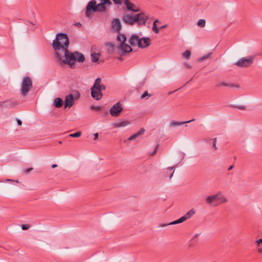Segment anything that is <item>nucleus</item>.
Returning <instances> with one entry per match:
<instances>
[{
    "instance_id": "f257e3e1",
    "label": "nucleus",
    "mask_w": 262,
    "mask_h": 262,
    "mask_svg": "<svg viewBox=\"0 0 262 262\" xmlns=\"http://www.w3.org/2000/svg\"><path fill=\"white\" fill-rule=\"evenodd\" d=\"M64 52L65 59L63 60H61V56L58 52H56L54 54L60 64L64 63L72 68L76 61L83 62L85 60L84 55L78 51L71 52L67 49L64 50Z\"/></svg>"
},
{
    "instance_id": "f03ea898",
    "label": "nucleus",
    "mask_w": 262,
    "mask_h": 262,
    "mask_svg": "<svg viewBox=\"0 0 262 262\" xmlns=\"http://www.w3.org/2000/svg\"><path fill=\"white\" fill-rule=\"evenodd\" d=\"M106 9V5L101 3L97 4L95 0H91L88 3L85 7V16L87 17L91 18L95 12H104Z\"/></svg>"
},
{
    "instance_id": "7ed1b4c3",
    "label": "nucleus",
    "mask_w": 262,
    "mask_h": 262,
    "mask_svg": "<svg viewBox=\"0 0 262 262\" xmlns=\"http://www.w3.org/2000/svg\"><path fill=\"white\" fill-rule=\"evenodd\" d=\"M69 39L67 34L60 33L56 35V38L53 40L52 46L55 51H59L60 49L63 51L68 48Z\"/></svg>"
},
{
    "instance_id": "20e7f679",
    "label": "nucleus",
    "mask_w": 262,
    "mask_h": 262,
    "mask_svg": "<svg viewBox=\"0 0 262 262\" xmlns=\"http://www.w3.org/2000/svg\"><path fill=\"white\" fill-rule=\"evenodd\" d=\"M32 87L33 84L31 78L27 76L24 77L23 79L20 88L21 95L23 96H27Z\"/></svg>"
},
{
    "instance_id": "39448f33",
    "label": "nucleus",
    "mask_w": 262,
    "mask_h": 262,
    "mask_svg": "<svg viewBox=\"0 0 262 262\" xmlns=\"http://www.w3.org/2000/svg\"><path fill=\"white\" fill-rule=\"evenodd\" d=\"M254 58V56L243 57L235 63V65L239 68L250 67L253 64Z\"/></svg>"
},
{
    "instance_id": "423d86ee",
    "label": "nucleus",
    "mask_w": 262,
    "mask_h": 262,
    "mask_svg": "<svg viewBox=\"0 0 262 262\" xmlns=\"http://www.w3.org/2000/svg\"><path fill=\"white\" fill-rule=\"evenodd\" d=\"M217 201H220V203H225L227 202V199L220 193L209 196L206 198V202L209 204Z\"/></svg>"
},
{
    "instance_id": "0eeeda50",
    "label": "nucleus",
    "mask_w": 262,
    "mask_h": 262,
    "mask_svg": "<svg viewBox=\"0 0 262 262\" xmlns=\"http://www.w3.org/2000/svg\"><path fill=\"white\" fill-rule=\"evenodd\" d=\"M123 108L120 102L115 104L110 109V113L113 117H118L122 111Z\"/></svg>"
},
{
    "instance_id": "6e6552de",
    "label": "nucleus",
    "mask_w": 262,
    "mask_h": 262,
    "mask_svg": "<svg viewBox=\"0 0 262 262\" xmlns=\"http://www.w3.org/2000/svg\"><path fill=\"white\" fill-rule=\"evenodd\" d=\"M18 104V102L12 99L0 102V108H12Z\"/></svg>"
},
{
    "instance_id": "1a4fd4ad",
    "label": "nucleus",
    "mask_w": 262,
    "mask_h": 262,
    "mask_svg": "<svg viewBox=\"0 0 262 262\" xmlns=\"http://www.w3.org/2000/svg\"><path fill=\"white\" fill-rule=\"evenodd\" d=\"M135 17H137L136 23H138L139 25H144L148 18V16L143 12H141L139 14H136Z\"/></svg>"
},
{
    "instance_id": "9d476101",
    "label": "nucleus",
    "mask_w": 262,
    "mask_h": 262,
    "mask_svg": "<svg viewBox=\"0 0 262 262\" xmlns=\"http://www.w3.org/2000/svg\"><path fill=\"white\" fill-rule=\"evenodd\" d=\"M74 103V98L72 94H70L67 95L64 100V108H67L68 107H72Z\"/></svg>"
},
{
    "instance_id": "9b49d317",
    "label": "nucleus",
    "mask_w": 262,
    "mask_h": 262,
    "mask_svg": "<svg viewBox=\"0 0 262 262\" xmlns=\"http://www.w3.org/2000/svg\"><path fill=\"white\" fill-rule=\"evenodd\" d=\"M129 1V0H124V4L126 6V9L134 12L140 11L139 8L137 7L134 4L130 2Z\"/></svg>"
},
{
    "instance_id": "f8f14e48",
    "label": "nucleus",
    "mask_w": 262,
    "mask_h": 262,
    "mask_svg": "<svg viewBox=\"0 0 262 262\" xmlns=\"http://www.w3.org/2000/svg\"><path fill=\"white\" fill-rule=\"evenodd\" d=\"M123 21L129 25H133L136 23V20H137V17L133 16L129 14H124L122 17Z\"/></svg>"
},
{
    "instance_id": "ddd939ff",
    "label": "nucleus",
    "mask_w": 262,
    "mask_h": 262,
    "mask_svg": "<svg viewBox=\"0 0 262 262\" xmlns=\"http://www.w3.org/2000/svg\"><path fill=\"white\" fill-rule=\"evenodd\" d=\"M118 48L121 49L123 55L133 51L132 48L125 42H120L119 46H118Z\"/></svg>"
},
{
    "instance_id": "4468645a",
    "label": "nucleus",
    "mask_w": 262,
    "mask_h": 262,
    "mask_svg": "<svg viewBox=\"0 0 262 262\" xmlns=\"http://www.w3.org/2000/svg\"><path fill=\"white\" fill-rule=\"evenodd\" d=\"M91 96L96 100H99L101 99L103 96L102 92L98 91L96 89L91 88Z\"/></svg>"
},
{
    "instance_id": "2eb2a0df",
    "label": "nucleus",
    "mask_w": 262,
    "mask_h": 262,
    "mask_svg": "<svg viewBox=\"0 0 262 262\" xmlns=\"http://www.w3.org/2000/svg\"><path fill=\"white\" fill-rule=\"evenodd\" d=\"M150 39L149 37H142L140 39L139 42V48L143 49L150 45Z\"/></svg>"
},
{
    "instance_id": "dca6fc26",
    "label": "nucleus",
    "mask_w": 262,
    "mask_h": 262,
    "mask_svg": "<svg viewBox=\"0 0 262 262\" xmlns=\"http://www.w3.org/2000/svg\"><path fill=\"white\" fill-rule=\"evenodd\" d=\"M140 39V38H139L137 35L133 34L130 36L129 39V43L132 46H136V45H138L139 47Z\"/></svg>"
},
{
    "instance_id": "f3484780",
    "label": "nucleus",
    "mask_w": 262,
    "mask_h": 262,
    "mask_svg": "<svg viewBox=\"0 0 262 262\" xmlns=\"http://www.w3.org/2000/svg\"><path fill=\"white\" fill-rule=\"evenodd\" d=\"M113 28L118 32H119L121 29V24L118 18H115L112 21Z\"/></svg>"
},
{
    "instance_id": "a211bd4d",
    "label": "nucleus",
    "mask_w": 262,
    "mask_h": 262,
    "mask_svg": "<svg viewBox=\"0 0 262 262\" xmlns=\"http://www.w3.org/2000/svg\"><path fill=\"white\" fill-rule=\"evenodd\" d=\"M144 132H145V129L143 128H141L140 129V130L137 133L132 135L128 139V140L129 141L135 140V139H137V138H138L141 135H143L144 133Z\"/></svg>"
},
{
    "instance_id": "6ab92c4d",
    "label": "nucleus",
    "mask_w": 262,
    "mask_h": 262,
    "mask_svg": "<svg viewBox=\"0 0 262 262\" xmlns=\"http://www.w3.org/2000/svg\"><path fill=\"white\" fill-rule=\"evenodd\" d=\"M194 120H195L194 119H191L190 120H188V121H182V122L172 121L170 123V126H179V125H183V124H186V123H188L191 122L192 121H194Z\"/></svg>"
},
{
    "instance_id": "aec40b11",
    "label": "nucleus",
    "mask_w": 262,
    "mask_h": 262,
    "mask_svg": "<svg viewBox=\"0 0 262 262\" xmlns=\"http://www.w3.org/2000/svg\"><path fill=\"white\" fill-rule=\"evenodd\" d=\"M130 122L128 121H122L119 122H116L114 123L113 124V125L115 127H124L127 126V125L129 124Z\"/></svg>"
},
{
    "instance_id": "412c9836",
    "label": "nucleus",
    "mask_w": 262,
    "mask_h": 262,
    "mask_svg": "<svg viewBox=\"0 0 262 262\" xmlns=\"http://www.w3.org/2000/svg\"><path fill=\"white\" fill-rule=\"evenodd\" d=\"M63 100L60 98H56L54 101V105L56 108H60L63 105Z\"/></svg>"
},
{
    "instance_id": "4be33fe9",
    "label": "nucleus",
    "mask_w": 262,
    "mask_h": 262,
    "mask_svg": "<svg viewBox=\"0 0 262 262\" xmlns=\"http://www.w3.org/2000/svg\"><path fill=\"white\" fill-rule=\"evenodd\" d=\"M117 39L121 42H125L126 40V37L124 34H121L119 32H118Z\"/></svg>"
},
{
    "instance_id": "5701e85b",
    "label": "nucleus",
    "mask_w": 262,
    "mask_h": 262,
    "mask_svg": "<svg viewBox=\"0 0 262 262\" xmlns=\"http://www.w3.org/2000/svg\"><path fill=\"white\" fill-rule=\"evenodd\" d=\"M100 54L99 53L95 54L92 53L91 54V60L93 62H97L98 61L99 59Z\"/></svg>"
},
{
    "instance_id": "b1692460",
    "label": "nucleus",
    "mask_w": 262,
    "mask_h": 262,
    "mask_svg": "<svg viewBox=\"0 0 262 262\" xmlns=\"http://www.w3.org/2000/svg\"><path fill=\"white\" fill-rule=\"evenodd\" d=\"M183 223V222L182 221L181 219L179 218V219H178L177 220H175V221H174L173 222H170L169 224H167L166 225H165V224L161 225V227H165V226H166L167 225H174V224H179V223Z\"/></svg>"
},
{
    "instance_id": "393cba45",
    "label": "nucleus",
    "mask_w": 262,
    "mask_h": 262,
    "mask_svg": "<svg viewBox=\"0 0 262 262\" xmlns=\"http://www.w3.org/2000/svg\"><path fill=\"white\" fill-rule=\"evenodd\" d=\"M101 79L100 78H97L95 80L94 85L92 88L93 89H96L99 85H101Z\"/></svg>"
},
{
    "instance_id": "a878e982",
    "label": "nucleus",
    "mask_w": 262,
    "mask_h": 262,
    "mask_svg": "<svg viewBox=\"0 0 262 262\" xmlns=\"http://www.w3.org/2000/svg\"><path fill=\"white\" fill-rule=\"evenodd\" d=\"M191 56V52L189 50H186L183 53V56L186 59H189Z\"/></svg>"
},
{
    "instance_id": "bb28decb",
    "label": "nucleus",
    "mask_w": 262,
    "mask_h": 262,
    "mask_svg": "<svg viewBox=\"0 0 262 262\" xmlns=\"http://www.w3.org/2000/svg\"><path fill=\"white\" fill-rule=\"evenodd\" d=\"M195 213V211L193 209H191L187 213L184 215L185 216H186L187 219L190 218Z\"/></svg>"
},
{
    "instance_id": "cd10ccee",
    "label": "nucleus",
    "mask_w": 262,
    "mask_h": 262,
    "mask_svg": "<svg viewBox=\"0 0 262 262\" xmlns=\"http://www.w3.org/2000/svg\"><path fill=\"white\" fill-rule=\"evenodd\" d=\"M206 21L205 19H199L197 23V25L200 27H204L205 26Z\"/></svg>"
},
{
    "instance_id": "c85d7f7f",
    "label": "nucleus",
    "mask_w": 262,
    "mask_h": 262,
    "mask_svg": "<svg viewBox=\"0 0 262 262\" xmlns=\"http://www.w3.org/2000/svg\"><path fill=\"white\" fill-rule=\"evenodd\" d=\"M81 132H77L75 133L70 134L69 135V136L71 137H72V138H78V137H80L81 136Z\"/></svg>"
},
{
    "instance_id": "c756f323",
    "label": "nucleus",
    "mask_w": 262,
    "mask_h": 262,
    "mask_svg": "<svg viewBox=\"0 0 262 262\" xmlns=\"http://www.w3.org/2000/svg\"><path fill=\"white\" fill-rule=\"evenodd\" d=\"M101 4H104L106 6H111L112 5V2L110 0H100Z\"/></svg>"
},
{
    "instance_id": "7c9ffc66",
    "label": "nucleus",
    "mask_w": 262,
    "mask_h": 262,
    "mask_svg": "<svg viewBox=\"0 0 262 262\" xmlns=\"http://www.w3.org/2000/svg\"><path fill=\"white\" fill-rule=\"evenodd\" d=\"M178 164H177V165H174V166L169 167L167 168V169H168L169 170L171 171V170H173V172L169 176V179H170L172 178V177L173 176V174L174 173V168L178 166Z\"/></svg>"
},
{
    "instance_id": "2f4dec72",
    "label": "nucleus",
    "mask_w": 262,
    "mask_h": 262,
    "mask_svg": "<svg viewBox=\"0 0 262 262\" xmlns=\"http://www.w3.org/2000/svg\"><path fill=\"white\" fill-rule=\"evenodd\" d=\"M91 108L92 110L96 111H101L102 110V107L99 106L92 105Z\"/></svg>"
},
{
    "instance_id": "473e14b6",
    "label": "nucleus",
    "mask_w": 262,
    "mask_h": 262,
    "mask_svg": "<svg viewBox=\"0 0 262 262\" xmlns=\"http://www.w3.org/2000/svg\"><path fill=\"white\" fill-rule=\"evenodd\" d=\"M226 87H229V88H239V86L238 85H236L235 84L232 83H227Z\"/></svg>"
},
{
    "instance_id": "72a5a7b5",
    "label": "nucleus",
    "mask_w": 262,
    "mask_h": 262,
    "mask_svg": "<svg viewBox=\"0 0 262 262\" xmlns=\"http://www.w3.org/2000/svg\"><path fill=\"white\" fill-rule=\"evenodd\" d=\"M96 89H97L98 91H100L101 92L102 91L105 90L106 89V86L102 84L99 85L98 87L96 88Z\"/></svg>"
},
{
    "instance_id": "f704fd0d",
    "label": "nucleus",
    "mask_w": 262,
    "mask_h": 262,
    "mask_svg": "<svg viewBox=\"0 0 262 262\" xmlns=\"http://www.w3.org/2000/svg\"><path fill=\"white\" fill-rule=\"evenodd\" d=\"M116 5H121L122 3H124V0H112Z\"/></svg>"
},
{
    "instance_id": "c9c22d12",
    "label": "nucleus",
    "mask_w": 262,
    "mask_h": 262,
    "mask_svg": "<svg viewBox=\"0 0 262 262\" xmlns=\"http://www.w3.org/2000/svg\"><path fill=\"white\" fill-rule=\"evenodd\" d=\"M152 30L156 33H159V28H158L157 27V25L156 24H153Z\"/></svg>"
},
{
    "instance_id": "e433bc0d",
    "label": "nucleus",
    "mask_w": 262,
    "mask_h": 262,
    "mask_svg": "<svg viewBox=\"0 0 262 262\" xmlns=\"http://www.w3.org/2000/svg\"><path fill=\"white\" fill-rule=\"evenodd\" d=\"M231 107H235V108H238L239 110H244L246 109V106H242V105H236V106H234V105H232L231 106Z\"/></svg>"
},
{
    "instance_id": "4c0bfd02",
    "label": "nucleus",
    "mask_w": 262,
    "mask_h": 262,
    "mask_svg": "<svg viewBox=\"0 0 262 262\" xmlns=\"http://www.w3.org/2000/svg\"><path fill=\"white\" fill-rule=\"evenodd\" d=\"M227 83L225 82H221L219 83H217L216 85V87H221V86H226Z\"/></svg>"
},
{
    "instance_id": "58836bf2",
    "label": "nucleus",
    "mask_w": 262,
    "mask_h": 262,
    "mask_svg": "<svg viewBox=\"0 0 262 262\" xmlns=\"http://www.w3.org/2000/svg\"><path fill=\"white\" fill-rule=\"evenodd\" d=\"M151 96L150 94H149L148 93L147 91H145L143 93V94L141 95V99L145 98L146 96L150 97Z\"/></svg>"
},
{
    "instance_id": "ea45409f",
    "label": "nucleus",
    "mask_w": 262,
    "mask_h": 262,
    "mask_svg": "<svg viewBox=\"0 0 262 262\" xmlns=\"http://www.w3.org/2000/svg\"><path fill=\"white\" fill-rule=\"evenodd\" d=\"M30 227V226L28 224H23L21 225V229L23 230H28Z\"/></svg>"
},
{
    "instance_id": "a19ab883",
    "label": "nucleus",
    "mask_w": 262,
    "mask_h": 262,
    "mask_svg": "<svg viewBox=\"0 0 262 262\" xmlns=\"http://www.w3.org/2000/svg\"><path fill=\"white\" fill-rule=\"evenodd\" d=\"M212 54L211 52L208 53V54L204 56L203 57H201L200 59V61H202V60H205L207 58H208L210 56V55Z\"/></svg>"
},
{
    "instance_id": "79ce46f5",
    "label": "nucleus",
    "mask_w": 262,
    "mask_h": 262,
    "mask_svg": "<svg viewBox=\"0 0 262 262\" xmlns=\"http://www.w3.org/2000/svg\"><path fill=\"white\" fill-rule=\"evenodd\" d=\"M158 146H159V144H157L156 147H155V148L154 149V150L153 151V152H152L150 155V156H154V155H155L156 153H157V149H158Z\"/></svg>"
},
{
    "instance_id": "37998d69",
    "label": "nucleus",
    "mask_w": 262,
    "mask_h": 262,
    "mask_svg": "<svg viewBox=\"0 0 262 262\" xmlns=\"http://www.w3.org/2000/svg\"><path fill=\"white\" fill-rule=\"evenodd\" d=\"M257 247H260V245L262 246V238H260L256 241Z\"/></svg>"
},
{
    "instance_id": "c03bdc74",
    "label": "nucleus",
    "mask_w": 262,
    "mask_h": 262,
    "mask_svg": "<svg viewBox=\"0 0 262 262\" xmlns=\"http://www.w3.org/2000/svg\"><path fill=\"white\" fill-rule=\"evenodd\" d=\"M216 138H213V147H214V149H217L216 147Z\"/></svg>"
},
{
    "instance_id": "a18cd8bd",
    "label": "nucleus",
    "mask_w": 262,
    "mask_h": 262,
    "mask_svg": "<svg viewBox=\"0 0 262 262\" xmlns=\"http://www.w3.org/2000/svg\"><path fill=\"white\" fill-rule=\"evenodd\" d=\"M33 170V168L32 167H30V168H29L28 169H26L25 170V172L26 173H29L31 171H32Z\"/></svg>"
},
{
    "instance_id": "49530a36",
    "label": "nucleus",
    "mask_w": 262,
    "mask_h": 262,
    "mask_svg": "<svg viewBox=\"0 0 262 262\" xmlns=\"http://www.w3.org/2000/svg\"><path fill=\"white\" fill-rule=\"evenodd\" d=\"M257 251L259 253H262V246L260 245V247H257Z\"/></svg>"
},
{
    "instance_id": "de8ad7c7",
    "label": "nucleus",
    "mask_w": 262,
    "mask_h": 262,
    "mask_svg": "<svg viewBox=\"0 0 262 262\" xmlns=\"http://www.w3.org/2000/svg\"><path fill=\"white\" fill-rule=\"evenodd\" d=\"M16 121H17V124L19 126L21 125L22 124V122L20 120H19V119H17L16 118Z\"/></svg>"
},
{
    "instance_id": "09e8293b",
    "label": "nucleus",
    "mask_w": 262,
    "mask_h": 262,
    "mask_svg": "<svg viewBox=\"0 0 262 262\" xmlns=\"http://www.w3.org/2000/svg\"><path fill=\"white\" fill-rule=\"evenodd\" d=\"M181 219V220L183 222L184 221H185L187 219V217L186 216H185V215L182 216L181 217H180Z\"/></svg>"
},
{
    "instance_id": "8fccbe9b",
    "label": "nucleus",
    "mask_w": 262,
    "mask_h": 262,
    "mask_svg": "<svg viewBox=\"0 0 262 262\" xmlns=\"http://www.w3.org/2000/svg\"><path fill=\"white\" fill-rule=\"evenodd\" d=\"M94 140H97L98 138V133H95L94 134Z\"/></svg>"
},
{
    "instance_id": "3c124183",
    "label": "nucleus",
    "mask_w": 262,
    "mask_h": 262,
    "mask_svg": "<svg viewBox=\"0 0 262 262\" xmlns=\"http://www.w3.org/2000/svg\"><path fill=\"white\" fill-rule=\"evenodd\" d=\"M156 23H160V21L159 20V19H156L154 21L153 24H156Z\"/></svg>"
},
{
    "instance_id": "603ef678",
    "label": "nucleus",
    "mask_w": 262,
    "mask_h": 262,
    "mask_svg": "<svg viewBox=\"0 0 262 262\" xmlns=\"http://www.w3.org/2000/svg\"><path fill=\"white\" fill-rule=\"evenodd\" d=\"M186 67L188 69H190L191 68V66L190 65H189V64H185Z\"/></svg>"
},
{
    "instance_id": "864d4df0",
    "label": "nucleus",
    "mask_w": 262,
    "mask_h": 262,
    "mask_svg": "<svg viewBox=\"0 0 262 262\" xmlns=\"http://www.w3.org/2000/svg\"><path fill=\"white\" fill-rule=\"evenodd\" d=\"M144 83H145V81H144V80H142V81L140 83V86H143V85L144 84Z\"/></svg>"
},
{
    "instance_id": "5fc2aeb1",
    "label": "nucleus",
    "mask_w": 262,
    "mask_h": 262,
    "mask_svg": "<svg viewBox=\"0 0 262 262\" xmlns=\"http://www.w3.org/2000/svg\"><path fill=\"white\" fill-rule=\"evenodd\" d=\"M233 167V165H231L229 167V168H228V170H231Z\"/></svg>"
},
{
    "instance_id": "6e6d98bb",
    "label": "nucleus",
    "mask_w": 262,
    "mask_h": 262,
    "mask_svg": "<svg viewBox=\"0 0 262 262\" xmlns=\"http://www.w3.org/2000/svg\"><path fill=\"white\" fill-rule=\"evenodd\" d=\"M167 27V25H164V26H162L160 27V29H164V28H166Z\"/></svg>"
},
{
    "instance_id": "4d7b16f0",
    "label": "nucleus",
    "mask_w": 262,
    "mask_h": 262,
    "mask_svg": "<svg viewBox=\"0 0 262 262\" xmlns=\"http://www.w3.org/2000/svg\"><path fill=\"white\" fill-rule=\"evenodd\" d=\"M109 46L111 47V48H114V45L113 44V43H110L109 44Z\"/></svg>"
},
{
    "instance_id": "13d9d810",
    "label": "nucleus",
    "mask_w": 262,
    "mask_h": 262,
    "mask_svg": "<svg viewBox=\"0 0 262 262\" xmlns=\"http://www.w3.org/2000/svg\"><path fill=\"white\" fill-rule=\"evenodd\" d=\"M57 166V165L56 164H53L52 165V168H54L56 167Z\"/></svg>"
},
{
    "instance_id": "bf43d9fd",
    "label": "nucleus",
    "mask_w": 262,
    "mask_h": 262,
    "mask_svg": "<svg viewBox=\"0 0 262 262\" xmlns=\"http://www.w3.org/2000/svg\"><path fill=\"white\" fill-rule=\"evenodd\" d=\"M198 235H199L198 234H196L194 236L193 238H196V237H198Z\"/></svg>"
},
{
    "instance_id": "052dcab7",
    "label": "nucleus",
    "mask_w": 262,
    "mask_h": 262,
    "mask_svg": "<svg viewBox=\"0 0 262 262\" xmlns=\"http://www.w3.org/2000/svg\"><path fill=\"white\" fill-rule=\"evenodd\" d=\"M76 25H77V26H81V24H80V23H77L76 24Z\"/></svg>"
},
{
    "instance_id": "680f3d73",
    "label": "nucleus",
    "mask_w": 262,
    "mask_h": 262,
    "mask_svg": "<svg viewBox=\"0 0 262 262\" xmlns=\"http://www.w3.org/2000/svg\"><path fill=\"white\" fill-rule=\"evenodd\" d=\"M178 90V89H177V91ZM174 92H175V91H174ZM173 92H174V91H173ZM172 93H173V92H169L168 94H171Z\"/></svg>"
},
{
    "instance_id": "e2e57ef3",
    "label": "nucleus",
    "mask_w": 262,
    "mask_h": 262,
    "mask_svg": "<svg viewBox=\"0 0 262 262\" xmlns=\"http://www.w3.org/2000/svg\"><path fill=\"white\" fill-rule=\"evenodd\" d=\"M58 143H59V144H61V143H62V142H61V141H59L58 142Z\"/></svg>"
},
{
    "instance_id": "0e129e2a",
    "label": "nucleus",
    "mask_w": 262,
    "mask_h": 262,
    "mask_svg": "<svg viewBox=\"0 0 262 262\" xmlns=\"http://www.w3.org/2000/svg\"><path fill=\"white\" fill-rule=\"evenodd\" d=\"M16 182L18 183V180H16Z\"/></svg>"
},
{
    "instance_id": "69168bd1",
    "label": "nucleus",
    "mask_w": 262,
    "mask_h": 262,
    "mask_svg": "<svg viewBox=\"0 0 262 262\" xmlns=\"http://www.w3.org/2000/svg\"><path fill=\"white\" fill-rule=\"evenodd\" d=\"M7 181H12L11 180L8 179Z\"/></svg>"
}]
</instances>
